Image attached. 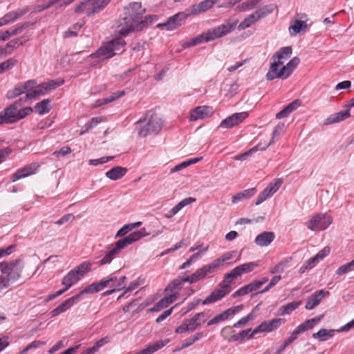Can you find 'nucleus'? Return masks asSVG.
Here are the masks:
<instances>
[{"label":"nucleus","instance_id":"obj_55","mask_svg":"<svg viewBox=\"0 0 354 354\" xmlns=\"http://www.w3.org/2000/svg\"><path fill=\"white\" fill-rule=\"evenodd\" d=\"M108 342H109V337H102L100 339H99L98 341H97L93 346L88 348V352L91 353L92 354H94L99 350L100 348H101L102 346H103Z\"/></svg>","mask_w":354,"mask_h":354},{"label":"nucleus","instance_id":"obj_26","mask_svg":"<svg viewBox=\"0 0 354 354\" xmlns=\"http://www.w3.org/2000/svg\"><path fill=\"white\" fill-rule=\"evenodd\" d=\"M169 339L158 340L151 344L148 345L145 348L137 352L136 354H152L160 348H163L169 343Z\"/></svg>","mask_w":354,"mask_h":354},{"label":"nucleus","instance_id":"obj_32","mask_svg":"<svg viewBox=\"0 0 354 354\" xmlns=\"http://www.w3.org/2000/svg\"><path fill=\"white\" fill-rule=\"evenodd\" d=\"M196 201L195 198L192 197H188L185 198L181 201H180L177 205H176L168 213V214L166 215L167 218H171L175 214H176L180 209H182L185 206L191 204L192 203H194Z\"/></svg>","mask_w":354,"mask_h":354},{"label":"nucleus","instance_id":"obj_23","mask_svg":"<svg viewBox=\"0 0 354 354\" xmlns=\"http://www.w3.org/2000/svg\"><path fill=\"white\" fill-rule=\"evenodd\" d=\"M275 234L273 232H263L255 238V243L260 247L269 245L274 239Z\"/></svg>","mask_w":354,"mask_h":354},{"label":"nucleus","instance_id":"obj_50","mask_svg":"<svg viewBox=\"0 0 354 354\" xmlns=\"http://www.w3.org/2000/svg\"><path fill=\"white\" fill-rule=\"evenodd\" d=\"M257 263L254 262H249L236 266V268L237 269L239 274L241 275L242 274L252 271L256 267H257Z\"/></svg>","mask_w":354,"mask_h":354},{"label":"nucleus","instance_id":"obj_52","mask_svg":"<svg viewBox=\"0 0 354 354\" xmlns=\"http://www.w3.org/2000/svg\"><path fill=\"white\" fill-rule=\"evenodd\" d=\"M82 24H75L72 28L63 32V37L64 38L76 37L78 35V32L82 29Z\"/></svg>","mask_w":354,"mask_h":354},{"label":"nucleus","instance_id":"obj_7","mask_svg":"<svg viewBox=\"0 0 354 354\" xmlns=\"http://www.w3.org/2000/svg\"><path fill=\"white\" fill-rule=\"evenodd\" d=\"M333 217L327 213H319L312 216L306 223L307 228L311 231L325 230L333 223Z\"/></svg>","mask_w":354,"mask_h":354},{"label":"nucleus","instance_id":"obj_39","mask_svg":"<svg viewBox=\"0 0 354 354\" xmlns=\"http://www.w3.org/2000/svg\"><path fill=\"white\" fill-rule=\"evenodd\" d=\"M284 128V123L279 122L274 129L272 133V138L270 141L263 147L261 149V150H265L267 149L270 145L274 143L276 140L279 139V137L281 134V133L283 131Z\"/></svg>","mask_w":354,"mask_h":354},{"label":"nucleus","instance_id":"obj_36","mask_svg":"<svg viewBox=\"0 0 354 354\" xmlns=\"http://www.w3.org/2000/svg\"><path fill=\"white\" fill-rule=\"evenodd\" d=\"M204 317L205 313L201 312L196 313L192 318L187 319L188 325L190 327V332H194L197 328L200 327L203 323H204V320L201 322V319Z\"/></svg>","mask_w":354,"mask_h":354},{"label":"nucleus","instance_id":"obj_54","mask_svg":"<svg viewBox=\"0 0 354 354\" xmlns=\"http://www.w3.org/2000/svg\"><path fill=\"white\" fill-rule=\"evenodd\" d=\"M301 301H292L287 304L281 308V315H288L297 309L301 304Z\"/></svg>","mask_w":354,"mask_h":354},{"label":"nucleus","instance_id":"obj_1","mask_svg":"<svg viewBox=\"0 0 354 354\" xmlns=\"http://www.w3.org/2000/svg\"><path fill=\"white\" fill-rule=\"evenodd\" d=\"M145 24H129L127 26L121 28L115 34V37L104 43L90 57L92 58H100L102 60L108 59L116 55L115 51L120 50L126 45V42L121 37L127 36L134 31H140L145 26Z\"/></svg>","mask_w":354,"mask_h":354},{"label":"nucleus","instance_id":"obj_3","mask_svg":"<svg viewBox=\"0 0 354 354\" xmlns=\"http://www.w3.org/2000/svg\"><path fill=\"white\" fill-rule=\"evenodd\" d=\"M147 235L149 234L146 232L145 228H142L118 240L109 247V250L106 252L104 257L100 261V265L103 266L110 263L122 249Z\"/></svg>","mask_w":354,"mask_h":354},{"label":"nucleus","instance_id":"obj_9","mask_svg":"<svg viewBox=\"0 0 354 354\" xmlns=\"http://www.w3.org/2000/svg\"><path fill=\"white\" fill-rule=\"evenodd\" d=\"M284 323L285 319L281 318H275L269 321H264L252 330V333L250 335V337H252L258 333H269L275 330Z\"/></svg>","mask_w":354,"mask_h":354},{"label":"nucleus","instance_id":"obj_13","mask_svg":"<svg viewBox=\"0 0 354 354\" xmlns=\"http://www.w3.org/2000/svg\"><path fill=\"white\" fill-rule=\"evenodd\" d=\"M282 181L277 179L273 183H270L263 191L258 196L255 205H259L264 202L267 198L272 196L281 187Z\"/></svg>","mask_w":354,"mask_h":354},{"label":"nucleus","instance_id":"obj_44","mask_svg":"<svg viewBox=\"0 0 354 354\" xmlns=\"http://www.w3.org/2000/svg\"><path fill=\"white\" fill-rule=\"evenodd\" d=\"M50 103L49 100L45 99L37 103L34 108L39 114L43 115L50 111Z\"/></svg>","mask_w":354,"mask_h":354},{"label":"nucleus","instance_id":"obj_37","mask_svg":"<svg viewBox=\"0 0 354 354\" xmlns=\"http://www.w3.org/2000/svg\"><path fill=\"white\" fill-rule=\"evenodd\" d=\"M292 53L291 46H285L279 49L273 56V60L277 59L281 61L282 59H286L290 57Z\"/></svg>","mask_w":354,"mask_h":354},{"label":"nucleus","instance_id":"obj_20","mask_svg":"<svg viewBox=\"0 0 354 354\" xmlns=\"http://www.w3.org/2000/svg\"><path fill=\"white\" fill-rule=\"evenodd\" d=\"M219 1L220 0H205L194 5L190 8V12L192 15H198L202 12H205L209 9L212 8L214 4Z\"/></svg>","mask_w":354,"mask_h":354},{"label":"nucleus","instance_id":"obj_17","mask_svg":"<svg viewBox=\"0 0 354 354\" xmlns=\"http://www.w3.org/2000/svg\"><path fill=\"white\" fill-rule=\"evenodd\" d=\"M329 295L330 292L325 290H320L315 292L306 300L305 308L307 310L314 309L319 305L324 298L329 296Z\"/></svg>","mask_w":354,"mask_h":354},{"label":"nucleus","instance_id":"obj_35","mask_svg":"<svg viewBox=\"0 0 354 354\" xmlns=\"http://www.w3.org/2000/svg\"><path fill=\"white\" fill-rule=\"evenodd\" d=\"M337 330L333 329L327 330L325 328L320 329L317 333L312 335L313 338L317 339L321 342L326 341L329 338L333 337L335 335V333Z\"/></svg>","mask_w":354,"mask_h":354},{"label":"nucleus","instance_id":"obj_59","mask_svg":"<svg viewBox=\"0 0 354 354\" xmlns=\"http://www.w3.org/2000/svg\"><path fill=\"white\" fill-rule=\"evenodd\" d=\"M181 24H157L156 28L162 30H174L177 29Z\"/></svg>","mask_w":354,"mask_h":354},{"label":"nucleus","instance_id":"obj_60","mask_svg":"<svg viewBox=\"0 0 354 354\" xmlns=\"http://www.w3.org/2000/svg\"><path fill=\"white\" fill-rule=\"evenodd\" d=\"M225 263L221 257L214 260L211 263L206 265L210 273L214 272L218 267L222 266Z\"/></svg>","mask_w":354,"mask_h":354},{"label":"nucleus","instance_id":"obj_18","mask_svg":"<svg viewBox=\"0 0 354 354\" xmlns=\"http://www.w3.org/2000/svg\"><path fill=\"white\" fill-rule=\"evenodd\" d=\"M277 8V6L274 4L266 5L265 7L255 11L251 14L243 22H256L266 16L272 13L274 9Z\"/></svg>","mask_w":354,"mask_h":354},{"label":"nucleus","instance_id":"obj_38","mask_svg":"<svg viewBox=\"0 0 354 354\" xmlns=\"http://www.w3.org/2000/svg\"><path fill=\"white\" fill-rule=\"evenodd\" d=\"M311 24H293L288 28L290 36L295 37L297 34L304 33Z\"/></svg>","mask_w":354,"mask_h":354},{"label":"nucleus","instance_id":"obj_45","mask_svg":"<svg viewBox=\"0 0 354 354\" xmlns=\"http://www.w3.org/2000/svg\"><path fill=\"white\" fill-rule=\"evenodd\" d=\"M124 95V91H118L116 93H113L111 95H109V97H106L103 98V99L98 100L97 101V106H101V105H103V104H106L115 101V100L119 99L120 97L123 96Z\"/></svg>","mask_w":354,"mask_h":354},{"label":"nucleus","instance_id":"obj_53","mask_svg":"<svg viewBox=\"0 0 354 354\" xmlns=\"http://www.w3.org/2000/svg\"><path fill=\"white\" fill-rule=\"evenodd\" d=\"M17 60L15 58H10L0 64V74L4 71L11 69L17 64Z\"/></svg>","mask_w":354,"mask_h":354},{"label":"nucleus","instance_id":"obj_58","mask_svg":"<svg viewBox=\"0 0 354 354\" xmlns=\"http://www.w3.org/2000/svg\"><path fill=\"white\" fill-rule=\"evenodd\" d=\"M316 263L317 261L314 257L309 259L307 261L305 262L304 265L300 267L299 272L300 274L304 273L307 270L313 268Z\"/></svg>","mask_w":354,"mask_h":354},{"label":"nucleus","instance_id":"obj_40","mask_svg":"<svg viewBox=\"0 0 354 354\" xmlns=\"http://www.w3.org/2000/svg\"><path fill=\"white\" fill-rule=\"evenodd\" d=\"M104 286L102 280L99 282L93 283L88 286H86L84 290H82L79 295L80 297L84 294H92L94 292H97L102 290H103Z\"/></svg>","mask_w":354,"mask_h":354},{"label":"nucleus","instance_id":"obj_34","mask_svg":"<svg viewBox=\"0 0 354 354\" xmlns=\"http://www.w3.org/2000/svg\"><path fill=\"white\" fill-rule=\"evenodd\" d=\"M257 193L256 188H250L237 193L232 198V203H236L243 199H248Z\"/></svg>","mask_w":354,"mask_h":354},{"label":"nucleus","instance_id":"obj_8","mask_svg":"<svg viewBox=\"0 0 354 354\" xmlns=\"http://www.w3.org/2000/svg\"><path fill=\"white\" fill-rule=\"evenodd\" d=\"M111 0H84L75 8L76 12H85L88 16L100 12Z\"/></svg>","mask_w":354,"mask_h":354},{"label":"nucleus","instance_id":"obj_11","mask_svg":"<svg viewBox=\"0 0 354 354\" xmlns=\"http://www.w3.org/2000/svg\"><path fill=\"white\" fill-rule=\"evenodd\" d=\"M230 286L225 283H221L220 288L214 290L205 299L202 301L203 305L216 302L223 298L230 291Z\"/></svg>","mask_w":354,"mask_h":354},{"label":"nucleus","instance_id":"obj_51","mask_svg":"<svg viewBox=\"0 0 354 354\" xmlns=\"http://www.w3.org/2000/svg\"><path fill=\"white\" fill-rule=\"evenodd\" d=\"M91 263L89 261H84L73 270L77 272L79 277L82 278L91 269Z\"/></svg>","mask_w":354,"mask_h":354},{"label":"nucleus","instance_id":"obj_48","mask_svg":"<svg viewBox=\"0 0 354 354\" xmlns=\"http://www.w3.org/2000/svg\"><path fill=\"white\" fill-rule=\"evenodd\" d=\"M185 282H187L185 277H178L174 279L170 283H169L165 290L173 292L175 290L180 289Z\"/></svg>","mask_w":354,"mask_h":354},{"label":"nucleus","instance_id":"obj_64","mask_svg":"<svg viewBox=\"0 0 354 354\" xmlns=\"http://www.w3.org/2000/svg\"><path fill=\"white\" fill-rule=\"evenodd\" d=\"M74 219L75 216L73 214H66L64 215L61 218L55 221L54 223L58 225H61L68 222H72Z\"/></svg>","mask_w":354,"mask_h":354},{"label":"nucleus","instance_id":"obj_61","mask_svg":"<svg viewBox=\"0 0 354 354\" xmlns=\"http://www.w3.org/2000/svg\"><path fill=\"white\" fill-rule=\"evenodd\" d=\"M114 156H104L98 159H91L89 160L91 165L97 166L98 165L106 163L110 160H113Z\"/></svg>","mask_w":354,"mask_h":354},{"label":"nucleus","instance_id":"obj_19","mask_svg":"<svg viewBox=\"0 0 354 354\" xmlns=\"http://www.w3.org/2000/svg\"><path fill=\"white\" fill-rule=\"evenodd\" d=\"M80 297V295L78 294L66 299L50 312L51 316L56 317L61 313L66 312L67 310L70 309Z\"/></svg>","mask_w":354,"mask_h":354},{"label":"nucleus","instance_id":"obj_27","mask_svg":"<svg viewBox=\"0 0 354 354\" xmlns=\"http://www.w3.org/2000/svg\"><path fill=\"white\" fill-rule=\"evenodd\" d=\"M261 287V283L257 282V280L240 288L236 292L232 294L233 297H241L248 293H250L254 290H257Z\"/></svg>","mask_w":354,"mask_h":354},{"label":"nucleus","instance_id":"obj_22","mask_svg":"<svg viewBox=\"0 0 354 354\" xmlns=\"http://www.w3.org/2000/svg\"><path fill=\"white\" fill-rule=\"evenodd\" d=\"M324 315L316 316L312 319H308L299 324L296 328V331L299 335L306 332L309 329H312L315 326L317 325L323 319Z\"/></svg>","mask_w":354,"mask_h":354},{"label":"nucleus","instance_id":"obj_12","mask_svg":"<svg viewBox=\"0 0 354 354\" xmlns=\"http://www.w3.org/2000/svg\"><path fill=\"white\" fill-rule=\"evenodd\" d=\"M248 116V113L247 112L234 113L223 120L220 124V127L223 129L232 128L242 122Z\"/></svg>","mask_w":354,"mask_h":354},{"label":"nucleus","instance_id":"obj_6","mask_svg":"<svg viewBox=\"0 0 354 354\" xmlns=\"http://www.w3.org/2000/svg\"><path fill=\"white\" fill-rule=\"evenodd\" d=\"M147 120V123L142 126L138 131V136L142 138L152 133H158L162 127V122L159 116L154 113L148 112L146 118L140 119L136 124H141Z\"/></svg>","mask_w":354,"mask_h":354},{"label":"nucleus","instance_id":"obj_28","mask_svg":"<svg viewBox=\"0 0 354 354\" xmlns=\"http://www.w3.org/2000/svg\"><path fill=\"white\" fill-rule=\"evenodd\" d=\"M350 115V111L348 109L341 111L338 113L330 115L326 118L324 123L326 125L337 123L347 119Z\"/></svg>","mask_w":354,"mask_h":354},{"label":"nucleus","instance_id":"obj_56","mask_svg":"<svg viewBox=\"0 0 354 354\" xmlns=\"http://www.w3.org/2000/svg\"><path fill=\"white\" fill-rule=\"evenodd\" d=\"M354 267V259L351 261L342 266L336 270V274L337 275H342L344 274H346L353 270V268Z\"/></svg>","mask_w":354,"mask_h":354},{"label":"nucleus","instance_id":"obj_30","mask_svg":"<svg viewBox=\"0 0 354 354\" xmlns=\"http://www.w3.org/2000/svg\"><path fill=\"white\" fill-rule=\"evenodd\" d=\"M80 279L77 272L73 269L63 278L62 283L65 286V290H68Z\"/></svg>","mask_w":354,"mask_h":354},{"label":"nucleus","instance_id":"obj_43","mask_svg":"<svg viewBox=\"0 0 354 354\" xmlns=\"http://www.w3.org/2000/svg\"><path fill=\"white\" fill-rule=\"evenodd\" d=\"M192 15L190 12V9L186 10L185 12H178L171 17H169L166 22L168 23H174V22H181L185 21L188 16Z\"/></svg>","mask_w":354,"mask_h":354},{"label":"nucleus","instance_id":"obj_31","mask_svg":"<svg viewBox=\"0 0 354 354\" xmlns=\"http://www.w3.org/2000/svg\"><path fill=\"white\" fill-rule=\"evenodd\" d=\"M28 12V8H24L10 12L3 17L1 22H12L20 19L21 17L26 15Z\"/></svg>","mask_w":354,"mask_h":354},{"label":"nucleus","instance_id":"obj_29","mask_svg":"<svg viewBox=\"0 0 354 354\" xmlns=\"http://www.w3.org/2000/svg\"><path fill=\"white\" fill-rule=\"evenodd\" d=\"M14 108L10 105L3 111L0 112V125L4 124H12L15 122L13 111Z\"/></svg>","mask_w":354,"mask_h":354},{"label":"nucleus","instance_id":"obj_5","mask_svg":"<svg viewBox=\"0 0 354 354\" xmlns=\"http://www.w3.org/2000/svg\"><path fill=\"white\" fill-rule=\"evenodd\" d=\"M146 9L140 2H131L124 8V20L126 22H153L158 19L155 15H148L143 19Z\"/></svg>","mask_w":354,"mask_h":354},{"label":"nucleus","instance_id":"obj_33","mask_svg":"<svg viewBox=\"0 0 354 354\" xmlns=\"http://www.w3.org/2000/svg\"><path fill=\"white\" fill-rule=\"evenodd\" d=\"M74 1L75 0H50L49 1L44 3V4H42L41 6H38L34 12H41V11L45 10V9H47L57 3H59V6L60 7L66 6L69 5L70 3H73Z\"/></svg>","mask_w":354,"mask_h":354},{"label":"nucleus","instance_id":"obj_21","mask_svg":"<svg viewBox=\"0 0 354 354\" xmlns=\"http://www.w3.org/2000/svg\"><path fill=\"white\" fill-rule=\"evenodd\" d=\"M212 113V109L210 106H202L193 109L190 113L191 120H198L210 115Z\"/></svg>","mask_w":354,"mask_h":354},{"label":"nucleus","instance_id":"obj_57","mask_svg":"<svg viewBox=\"0 0 354 354\" xmlns=\"http://www.w3.org/2000/svg\"><path fill=\"white\" fill-rule=\"evenodd\" d=\"M239 276H240V274H239L237 269L236 268H234L230 272H229L225 274V280L223 281L221 283H225L228 286H230L232 280L233 279L236 278Z\"/></svg>","mask_w":354,"mask_h":354},{"label":"nucleus","instance_id":"obj_62","mask_svg":"<svg viewBox=\"0 0 354 354\" xmlns=\"http://www.w3.org/2000/svg\"><path fill=\"white\" fill-rule=\"evenodd\" d=\"M24 93V91L21 86H16L14 89L9 91L7 93V97L8 99H13L19 95Z\"/></svg>","mask_w":354,"mask_h":354},{"label":"nucleus","instance_id":"obj_41","mask_svg":"<svg viewBox=\"0 0 354 354\" xmlns=\"http://www.w3.org/2000/svg\"><path fill=\"white\" fill-rule=\"evenodd\" d=\"M300 62V59L297 57L292 58L286 65H283V71L285 72L286 78L290 76L295 68L298 66Z\"/></svg>","mask_w":354,"mask_h":354},{"label":"nucleus","instance_id":"obj_10","mask_svg":"<svg viewBox=\"0 0 354 354\" xmlns=\"http://www.w3.org/2000/svg\"><path fill=\"white\" fill-rule=\"evenodd\" d=\"M60 84L53 81L44 82L33 88L32 90L26 93V99H32L40 95H45L47 92L55 89Z\"/></svg>","mask_w":354,"mask_h":354},{"label":"nucleus","instance_id":"obj_46","mask_svg":"<svg viewBox=\"0 0 354 354\" xmlns=\"http://www.w3.org/2000/svg\"><path fill=\"white\" fill-rule=\"evenodd\" d=\"M299 333L295 329L290 334V337L287 338L283 343V344L278 348L274 354H281L285 348L297 339Z\"/></svg>","mask_w":354,"mask_h":354},{"label":"nucleus","instance_id":"obj_49","mask_svg":"<svg viewBox=\"0 0 354 354\" xmlns=\"http://www.w3.org/2000/svg\"><path fill=\"white\" fill-rule=\"evenodd\" d=\"M25 25L21 26L15 28H12L11 30H7L4 32H0V41H5L7 38L12 35H15L19 33H21L24 28Z\"/></svg>","mask_w":354,"mask_h":354},{"label":"nucleus","instance_id":"obj_15","mask_svg":"<svg viewBox=\"0 0 354 354\" xmlns=\"http://www.w3.org/2000/svg\"><path fill=\"white\" fill-rule=\"evenodd\" d=\"M39 167L40 165L37 162H32L26 165L23 168L18 169L12 174V181L15 182L21 178L35 174L39 169Z\"/></svg>","mask_w":354,"mask_h":354},{"label":"nucleus","instance_id":"obj_4","mask_svg":"<svg viewBox=\"0 0 354 354\" xmlns=\"http://www.w3.org/2000/svg\"><path fill=\"white\" fill-rule=\"evenodd\" d=\"M236 24H222L216 28L209 29L207 32L193 37L182 44L183 48L198 45L203 42H209L216 39L222 37L230 33Z\"/></svg>","mask_w":354,"mask_h":354},{"label":"nucleus","instance_id":"obj_25","mask_svg":"<svg viewBox=\"0 0 354 354\" xmlns=\"http://www.w3.org/2000/svg\"><path fill=\"white\" fill-rule=\"evenodd\" d=\"M128 169L121 166H115L109 170L106 174V177L112 180H118L124 177L127 173Z\"/></svg>","mask_w":354,"mask_h":354},{"label":"nucleus","instance_id":"obj_47","mask_svg":"<svg viewBox=\"0 0 354 354\" xmlns=\"http://www.w3.org/2000/svg\"><path fill=\"white\" fill-rule=\"evenodd\" d=\"M262 0H247L236 7L239 11H248L253 9Z\"/></svg>","mask_w":354,"mask_h":354},{"label":"nucleus","instance_id":"obj_14","mask_svg":"<svg viewBox=\"0 0 354 354\" xmlns=\"http://www.w3.org/2000/svg\"><path fill=\"white\" fill-rule=\"evenodd\" d=\"M283 62L277 59L274 60L271 64L270 70L266 74V78L268 80H272L275 78L286 79L283 66Z\"/></svg>","mask_w":354,"mask_h":354},{"label":"nucleus","instance_id":"obj_2","mask_svg":"<svg viewBox=\"0 0 354 354\" xmlns=\"http://www.w3.org/2000/svg\"><path fill=\"white\" fill-rule=\"evenodd\" d=\"M24 265V262L19 259L0 262V279L5 289L21 278Z\"/></svg>","mask_w":354,"mask_h":354},{"label":"nucleus","instance_id":"obj_63","mask_svg":"<svg viewBox=\"0 0 354 354\" xmlns=\"http://www.w3.org/2000/svg\"><path fill=\"white\" fill-rule=\"evenodd\" d=\"M258 147H254L250 150L245 151V153L239 154L234 157V159L236 160H245L249 156L252 155L254 152L257 151Z\"/></svg>","mask_w":354,"mask_h":354},{"label":"nucleus","instance_id":"obj_24","mask_svg":"<svg viewBox=\"0 0 354 354\" xmlns=\"http://www.w3.org/2000/svg\"><path fill=\"white\" fill-rule=\"evenodd\" d=\"M209 274L211 273L205 265L202 268L196 270V271L190 276L186 277L185 280L189 283H194L204 279Z\"/></svg>","mask_w":354,"mask_h":354},{"label":"nucleus","instance_id":"obj_42","mask_svg":"<svg viewBox=\"0 0 354 354\" xmlns=\"http://www.w3.org/2000/svg\"><path fill=\"white\" fill-rule=\"evenodd\" d=\"M12 107L14 108V110L12 111L14 112L15 122L24 118L26 116L28 115L32 112V108L30 106H28L19 110L16 109L15 105H12Z\"/></svg>","mask_w":354,"mask_h":354},{"label":"nucleus","instance_id":"obj_16","mask_svg":"<svg viewBox=\"0 0 354 354\" xmlns=\"http://www.w3.org/2000/svg\"><path fill=\"white\" fill-rule=\"evenodd\" d=\"M243 305H238L236 306H233L227 309L226 310L222 312L221 314H218L214 316L212 319H210L207 325L211 326L213 324H218L222 321H225L230 316L235 315L236 313L240 312L243 309Z\"/></svg>","mask_w":354,"mask_h":354}]
</instances>
